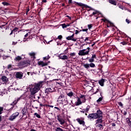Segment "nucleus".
<instances>
[{"instance_id": "nucleus-36", "label": "nucleus", "mask_w": 131, "mask_h": 131, "mask_svg": "<svg viewBox=\"0 0 131 131\" xmlns=\"http://www.w3.org/2000/svg\"><path fill=\"white\" fill-rule=\"evenodd\" d=\"M50 59V56L49 55L48 56L43 57V60H46V61H48Z\"/></svg>"}, {"instance_id": "nucleus-63", "label": "nucleus", "mask_w": 131, "mask_h": 131, "mask_svg": "<svg viewBox=\"0 0 131 131\" xmlns=\"http://www.w3.org/2000/svg\"><path fill=\"white\" fill-rule=\"evenodd\" d=\"M27 40V39L26 38H24V42H25V41H26Z\"/></svg>"}, {"instance_id": "nucleus-4", "label": "nucleus", "mask_w": 131, "mask_h": 131, "mask_svg": "<svg viewBox=\"0 0 131 131\" xmlns=\"http://www.w3.org/2000/svg\"><path fill=\"white\" fill-rule=\"evenodd\" d=\"M96 114H97L98 118L100 119L97 120V123H102V118L103 117V113L100 110H98L97 111Z\"/></svg>"}, {"instance_id": "nucleus-55", "label": "nucleus", "mask_w": 131, "mask_h": 131, "mask_svg": "<svg viewBox=\"0 0 131 131\" xmlns=\"http://www.w3.org/2000/svg\"><path fill=\"white\" fill-rule=\"evenodd\" d=\"M54 108L57 109V110H58V111H60V108L59 107H57V106H55Z\"/></svg>"}, {"instance_id": "nucleus-41", "label": "nucleus", "mask_w": 131, "mask_h": 131, "mask_svg": "<svg viewBox=\"0 0 131 131\" xmlns=\"http://www.w3.org/2000/svg\"><path fill=\"white\" fill-rule=\"evenodd\" d=\"M70 55L71 57H73V56H75L76 54H75V53L73 52V53L70 54Z\"/></svg>"}, {"instance_id": "nucleus-24", "label": "nucleus", "mask_w": 131, "mask_h": 131, "mask_svg": "<svg viewBox=\"0 0 131 131\" xmlns=\"http://www.w3.org/2000/svg\"><path fill=\"white\" fill-rule=\"evenodd\" d=\"M89 67H91V68H95V67H96V66L94 63L91 62L90 64H89Z\"/></svg>"}, {"instance_id": "nucleus-16", "label": "nucleus", "mask_w": 131, "mask_h": 131, "mask_svg": "<svg viewBox=\"0 0 131 131\" xmlns=\"http://www.w3.org/2000/svg\"><path fill=\"white\" fill-rule=\"evenodd\" d=\"M82 103V102H81V100L80 99V98H79V97H78L77 101V102H76V105L79 106V105H81Z\"/></svg>"}, {"instance_id": "nucleus-29", "label": "nucleus", "mask_w": 131, "mask_h": 131, "mask_svg": "<svg viewBox=\"0 0 131 131\" xmlns=\"http://www.w3.org/2000/svg\"><path fill=\"white\" fill-rule=\"evenodd\" d=\"M56 131H64L63 130V129L61 128L60 127H58L55 129Z\"/></svg>"}, {"instance_id": "nucleus-58", "label": "nucleus", "mask_w": 131, "mask_h": 131, "mask_svg": "<svg viewBox=\"0 0 131 131\" xmlns=\"http://www.w3.org/2000/svg\"><path fill=\"white\" fill-rule=\"evenodd\" d=\"M66 17H67L70 20H71V17L69 16V15H67Z\"/></svg>"}, {"instance_id": "nucleus-37", "label": "nucleus", "mask_w": 131, "mask_h": 131, "mask_svg": "<svg viewBox=\"0 0 131 131\" xmlns=\"http://www.w3.org/2000/svg\"><path fill=\"white\" fill-rule=\"evenodd\" d=\"M88 27L89 29H91V28L93 27V25L92 24L88 25Z\"/></svg>"}, {"instance_id": "nucleus-17", "label": "nucleus", "mask_w": 131, "mask_h": 131, "mask_svg": "<svg viewBox=\"0 0 131 131\" xmlns=\"http://www.w3.org/2000/svg\"><path fill=\"white\" fill-rule=\"evenodd\" d=\"M14 60V62H19V61H21V60H22V57L20 56H17L15 57Z\"/></svg>"}, {"instance_id": "nucleus-61", "label": "nucleus", "mask_w": 131, "mask_h": 131, "mask_svg": "<svg viewBox=\"0 0 131 131\" xmlns=\"http://www.w3.org/2000/svg\"><path fill=\"white\" fill-rule=\"evenodd\" d=\"M27 36H28V33L25 35V37H27Z\"/></svg>"}, {"instance_id": "nucleus-52", "label": "nucleus", "mask_w": 131, "mask_h": 131, "mask_svg": "<svg viewBox=\"0 0 131 131\" xmlns=\"http://www.w3.org/2000/svg\"><path fill=\"white\" fill-rule=\"evenodd\" d=\"M80 112H81V113H86L85 110H83V111H80Z\"/></svg>"}, {"instance_id": "nucleus-11", "label": "nucleus", "mask_w": 131, "mask_h": 131, "mask_svg": "<svg viewBox=\"0 0 131 131\" xmlns=\"http://www.w3.org/2000/svg\"><path fill=\"white\" fill-rule=\"evenodd\" d=\"M16 78H18L19 79H21L22 77H23V73L21 72H16L15 74Z\"/></svg>"}, {"instance_id": "nucleus-9", "label": "nucleus", "mask_w": 131, "mask_h": 131, "mask_svg": "<svg viewBox=\"0 0 131 131\" xmlns=\"http://www.w3.org/2000/svg\"><path fill=\"white\" fill-rule=\"evenodd\" d=\"M66 39L67 40H72L73 41H76L77 40V38H74V34H73L71 36L67 37Z\"/></svg>"}, {"instance_id": "nucleus-50", "label": "nucleus", "mask_w": 131, "mask_h": 131, "mask_svg": "<svg viewBox=\"0 0 131 131\" xmlns=\"http://www.w3.org/2000/svg\"><path fill=\"white\" fill-rule=\"evenodd\" d=\"M126 22L128 24H129V23H130V21H129V20L126 19Z\"/></svg>"}, {"instance_id": "nucleus-60", "label": "nucleus", "mask_w": 131, "mask_h": 131, "mask_svg": "<svg viewBox=\"0 0 131 131\" xmlns=\"http://www.w3.org/2000/svg\"><path fill=\"white\" fill-rule=\"evenodd\" d=\"M72 0H69V4H72Z\"/></svg>"}, {"instance_id": "nucleus-42", "label": "nucleus", "mask_w": 131, "mask_h": 131, "mask_svg": "<svg viewBox=\"0 0 131 131\" xmlns=\"http://www.w3.org/2000/svg\"><path fill=\"white\" fill-rule=\"evenodd\" d=\"M127 122L128 123L129 125H131V122L130 120L129 119H128V120H127Z\"/></svg>"}, {"instance_id": "nucleus-33", "label": "nucleus", "mask_w": 131, "mask_h": 131, "mask_svg": "<svg viewBox=\"0 0 131 131\" xmlns=\"http://www.w3.org/2000/svg\"><path fill=\"white\" fill-rule=\"evenodd\" d=\"M94 61H95V59H94L92 57H91V58H90L89 59V62H90V63H93V62H94Z\"/></svg>"}, {"instance_id": "nucleus-1", "label": "nucleus", "mask_w": 131, "mask_h": 131, "mask_svg": "<svg viewBox=\"0 0 131 131\" xmlns=\"http://www.w3.org/2000/svg\"><path fill=\"white\" fill-rule=\"evenodd\" d=\"M42 86V82H39L38 83H35L34 86L30 89V91L31 92V95H34L36 94L39 90H40V88Z\"/></svg>"}, {"instance_id": "nucleus-5", "label": "nucleus", "mask_w": 131, "mask_h": 131, "mask_svg": "<svg viewBox=\"0 0 131 131\" xmlns=\"http://www.w3.org/2000/svg\"><path fill=\"white\" fill-rule=\"evenodd\" d=\"M19 112H16L13 113L12 115H11L9 118V120L13 121L14 119H16L18 116H19Z\"/></svg>"}, {"instance_id": "nucleus-35", "label": "nucleus", "mask_w": 131, "mask_h": 131, "mask_svg": "<svg viewBox=\"0 0 131 131\" xmlns=\"http://www.w3.org/2000/svg\"><path fill=\"white\" fill-rule=\"evenodd\" d=\"M81 99H83L84 100L82 101L83 103H84V102H85V98L84 97V96L82 95L81 96Z\"/></svg>"}, {"instance_id": "nucleus-3", "label": "nucleus", "mask_w": 131, "mask_h": 131, "mask_svg": "<svg viewBox=\"0 0 131 131\" xmlns=\"http://www.w3.org/2000/svg\"><path fill=\"white\" fill-rule=\"evenodd\" d=\"M90 53V47L87 48V50L83 49L79 51L78 55L79 56H85V55H89Z\"/></svg>"}, {"instance_id": "nucleus-57", "label": "nucleus", "mask_w": 131, "mask_h": 131, "mask_svg": "<svg viewBox=\"0 0 131 131\" xmlns=\"http://www.w3.org/2000/svg\"><path fill=\"white\" fill-rule=\"evenodd\" d=\"M89 41V37H86L84 40V41Z\"/></svg>"}, {"instance_id": "nucleus-49", "label": "nucleus", "mask_w": 131, "mask_h": 131, "mask_svg": "<svg viewBox=\"0 0 131 131\" xmlns=\"http://www.w3.org/2000/svg\"><path fill=\"white\" fill-rule=\"evenodd\" d=\"M121 43L123 45V46H124V45H126V42L123 41L121 42Z\"/></svg>"}, {"instance_id": "nucleus-2", "label": "nucleus", "mask_w": 131, "mask_h": 131, "mask_svg": "<svg viewBox=\"0 0 131 131\" xmlns=\"http://www.w3.org/2000/svg\"><path fill=\"white\" fill-rule=\"evenodd\" d=\"M31 64V61H21L18 64V66L19 67H21V68H24V67H26L28 66L29 65H30Z\"/></svg>"}, {"instance_id": "nucleus-13", "label": "nucleus", "mask_w": 131, "mask_h": 131, "mask_svg": "<svg viewBox=\"0 0 131 131\" xmlns=\"http://www.w3.org/2000/svg\"><path fill=\"white\" fill-rule=\"evenodd\" d=\"M57 120L59 121L61 125H62L63 123H65V120H64V119H62V118L59 116L57 117Z\"/></svg>"}, {"instance_id": "nucleus-12", "label": "nucleus", "mask_w": 131, "mask_h": 131, "mask_svg": "<svg viewBox=\"0 0 131 131\" xmlns=\"http://www.w3.org/2000/svg\"><path fill=\"white\" fill-rule=\"evenodd\" d=\"M59 58L61 59V60H67L68 59V56L64 54H60L59 55Z\"/></svg>"}, {"instance_id": "nucleus-38", "label": "nucleus", "mask_w": 131, "mask_h": 131, "mask_svg": "<svg viewBox=\"0 0 131 131\" xmlns=\"http://www.w3.org/2000/svg\"><path fill=\"white\" fill-rule=\"evenodd\" d=\"M88 30H89L88 29H83L82 30H80V31H83V32H88Z\"/></svg>"}, {"instance_id": "nucleus-18", "label": "nucleus", "mask_w": 131, "mask_h": 131, "mask_svg": "<svg viewBox=\"0 0 131 131\" xmlns=\"http://www.w3.org/2000/svg\"><path fill=\"white\" fill-rule=\"evenodd\" d=\"M27 112V107H25L23 108L21 111V113L23 115H26V113Z\"/></svg>"}, {"instance_id": "nucleus-56", "label": "nucleus", "mask_w": 131, "mask_h": 131, "mask_svg": "<svg viewBox=\"0 0 131 131\" xmlns=\"http://www.w3.org/2000/svg\"><path fill=\"white\" fill-rule=\"evenodd\" d=\"M78 33H79V31L78 30H75V34H78Z\"/></svg>"}, {"instance_id": "nucleus-48", "label": "nucleus", "mask_w": 131, "mask_h": 131, "mask_svg": "<svg viewBox=\"0 0 131 131\" xmlns=\"http://www.w3.org/2000/svg\"><path fill=\"white\" fill-rule=\"evenodd\" d=\"M109 24L111 25V26H113V24L111 23L110 21L108 22V25H109Z\"/></svg>"}, {"instance_id": "nucleus-44", "label": "nucleus", "mask_w": 131, "mask_h": 131, "mask_svg": "<svg viewBox=\"0 0 131 131\" xmlns=\"http://www.w3.org/2000/svg\"><path fill=\"white\" fill-rule=\"evenodd\" d=\"M17 30H18V28H15L14 29H13L12 30V31L15 32V31H17Z\"/></svg>"}, {"instance_id": "nucleus-59", "label": "nucleus", "mask_w": 131, "mask_h": 131, "mask_svg": "<svg viewBox=\"0 0 131 131\" xmlns=\"http://www.w3.org/2000/svg\"><path fill=\"white\" fill-rule=\"evenodd\" d=\"M12 45H17V42H15V41L12 42Z\"/></svg>"}, {"instance_id": "nucleus-53", "label": "nucleus", "mask_w": 131, "mask_h": 131, "mask_svg": "<svg viewBox=\"0 0 131 131\" xmlns=\"http://www.w3.org/2000/svg\"><path fill=\"white\" fill-rule=\"evenodd\" d=\"M4 93H3L1 91H0V96H4Z\"/></svg>"}, {"instance_id": "nucleus-39", "label": "nucleus", "mask_w": 131, "mask_h": 131, "mask_svg": "<svg viewBox=\"0 0 131 131\" xmlns=\"http://www.w3.org/2000/svg\"><path fill=\"white\" fill-rule=\"evenodd\" d=\"M61 26H62V28H66V27H67V25L65 24L61 25Z\"/></svg>"}, {"instance_id": "nucleus-64", "label": "nucleus", "mask_w": 131, "mask_h": 131, "mask_svg": "<svg viewBox=\"0 0 131 131\" xmlns=\"http://www.w3.org/2000/svg\"><path fill=\"white\" fill-rule=\"evenodd\" d=\"M116 124L115 123H113V126H116Z\"/></svg>"}, {"instance_id": "nucleus-6", "label": "nucleus", "mask_w": 131, "mask_h": 131, "mask_svg": "<svg viewBox=\"0 0 131 131\" xmlns=\"http://www.w3.org/2000/svg\"><path fill=\"white\" fill-rule=\"evenodd\" d=\"M88 118L89 119H97V118H99V117L98 116V114L93 113L89 114Z\"/></svg>"}, {"instance_id": "nucleus-40", "label": "nucleus", "mask_w": 131, "mask_h": 131, "mask_svg": "<svg viewBox=\"0 0 131 131\" xmlns=\"http://www.w3.org/2000/svg\"><path fill=\"white\" fill-rule=\"evenodd\" d=\"M86 112V113H88V112L89 111V110H90V107L88 106L85 110H84Z\"/></svg>"}, {"instance_id": "nucleus-23", "label": "nucleus", "mask_w": 131, "mask_h": 131, "mask_svg": "<svg viewBox=\"0 0 131 131\" xmlns=\"http://www.w3.org/2000/svg\"><path fill=\"white\" fill-rule=\"evenodd\" d=\"M21 99V97H19L17 98V100H14L12 103V105H16L17 103H18V101H20Z\"/></svg>"}, {"instance_id": "nucleus-14", "label": "nucleus", "mask_w": 131, "mask_h": 131, "mask_svg": "<svg viewBox=\"0 0 131 131\" xmlns=\"http://www.w3.org/2000/svg\"><path fill=\"white\" fill-rule=\"evenodd\" d=\"M53 92H55V91L51 88H47L45 90L46 94H50V93H53Z\"/></svg>"}, {"instance_id": "nucleus-20", "label": "nucleus", "mask_w": 131, "mask_h": 131, "mask_svg": "<svg viewBox=\"0 0 131 131\" xmlns=\"http://www.w3.org/2000/svg\"><path fill=\"white\" fill-rule=\"evenodd\" d=\"M38 65H40L41 66H42V67H43V66H47V65H48V63H45L42 61H40L38 62Z\"/></svg>"}, {"instance_id": "nucleus-31", "label": "nucleus", "mask_w": 131, "mask_h": 131, "mask_svg": "<svg viewBox=\"0 0 131 131\" xmlns=\"http://www.w3.org/2000/svg\"><path fill=\"white\" fill-rule=\"evenodd\" d=\"M64 95H63V94H61L59 96V97H58V99H59V100H62V99H63V98H64Z\"/></svg>"}, {"instance_id": "nucleus-27", "label": "nucleus", "mask_w": 131, "mask_h": 131, "mask_svg": "<svg viewBox=\"0 0 131 131\" xmlns=\"http://www.w3.org/2000/svg\"><path fill=\"white\" fill-rule=\"evenodd\" d=\"M8 69L11 71V70H13L14 69V68H13V67L11 64H9L8 66Z\"/></svg>"}, {"instance_id": "nucleus-34", "label": "nucleus", "mask_w": 131, "mask_h": 131, "mask_svg": "<svg viewBox=\"0 0 131 131\" xmlns=\"http://www.w3.org/2000/svg\"><path fill=\"white\" fill-rule=\"evenodd\" d=\"M102 99L103 97H101L97 100V102L99 103L101 101H102Z\"/></svg>"}, {"instance_id": "nucleus-15", "label": "nucleus", "mask_w": 131, "mask_h": 131, "mask_svg": "<svg viewBox=\"0 0 131 131\" xmlns=\"http://www.w3.org/2000/svg\"><path fill=\"white\" fill-rule=\"evenodd\" d=\"M30 56L31 57V58L32 59L31 61H33L34 59H35V53L34 52L30 53L29 54Z\"/></svg>"}, {"instance_id": "nucleus-46", "label": "nucleus", "mask_w": 131, "mask_h": 131, "mask_svg": "<svg viewBox=\"0 0 131 131\" xmlns=\"http://www.w3.org/2000/svg\"><path fill=\"white\" fill-rule=\"evenodd\" d=\"M57 38H58V39H62V35H59Z\"/></svg>"}, {"instance_id": "nucleus-8", "label": "nucleus", "mask_w": 131, "mask_h": 131, "mask_svg": "<svg viewBox=\"0 0 131 131\" xmlns=\"http://www.w3.org/2000/svg\"><path fill=\"white\" fill-rule=\"evenodd\" d=\"M89 14H91V13H92V14H90V17H92V16H96V15L99 14V11L93 9H90L89 10Z\"/></svg>"}, {"instance_id": "nucleus-54", "label": "nucleus", "mask_w": 131, "mask_h": 131, "mask_svg": "<svg viewBox=\"0 0 131 131\" xmlns=\"http://www.w3.org/2000/svg\"><path fill=\"white\" fill-rule=\"evenodd\" d=\"M98 127H100V128H102V127H103V125L102 124H99Z\"/></svg>"}, {"instance_id": "nucleus-45", "label": "nucleus", "mask_w": 131, "mask_h": 131, "mask_svg": "<svg viewBox=\"0 0 131 131\" xmlns=\"http://www.w3.org/2000/svg\"><path fill=\"white\" fill-rule=\"evenodd\" d=\"M4 110V108L2 107H0V114H2V111Z\"/></svg>"}, {"instance_id": "nucleus-21", "label": "nucleus", "mask_w": 131, "mask_h": 131, "mask_svg": "<svg viewBox=\"0 0 131 131\" xmlns=\"http://www.w3.org/2000/svg\"><path fill=\"white\" fill-rule=\"evenodd\" d=\"M83 66L85 69H89V68H90V64L89 63H84Z\"/></svg>"}, {"instance_id": "nucleus-32", "label": "nucleus", "mask_w": 131, "mask_h": 131, "mask_svg": "<svg viewBox=\"0 0 131 131\" xmlns=\"http://www.w3.org/2000/svg\"><path fill=\"white\" fill-rule=\"evenodd\" d=\"M34 115L35 116H36L37 117V118H40V115H38V114H37V113H35Z\"/></svg>"}, {"instance_id": "nucleus-43", "label": "nucleus", "mask_w": 131, "mask_h": 131, "mask_svg": "<svg viewBox=\"0 0 131 131\" xmlns=\"http://www.w3.org/2000/svg\"><path fill=\"white\" fill-rule=\"evenodd\" d=\"M118 105H120L121 107H122V106H123V104H122V103H121V102H118Z\"/></svg>"}, {"instance_id": "nucleus-51", "label": "nucleus", "mask_w": 131, "mask_h": 131, "mask_svg": "<svg viewBox=\"0 0 131 131\" xmlns=\"http://www.w3.org/2000/svg\"><path fill=\"white\" fill-rule=\"evenodd\" d=\"M78 6H80L81 7L83 6V4L81 3H78Z\"/></svg>"}, {"instance_id": "nucleus-47", "label": "nucleus", "mask_w": 131, "mask_h": 131, "mask_svg": "<svg viewBox=\"0 0 131 131\" xmlns=\"http://www.w3.org/2000/svg\"><path fill=\"white\" fill-rule=\"evenodd\" d=\"M91 58L94 60L95 58H96V55H93Z\"/></svg>"}, {"instance_id": "nucleus-28", "label": "nucleus", "mask_w": 131, "mask_h": 131, "mask_svg": "<svg viewBox=\"0 0 131 131\" xmlns=\"http://www.w3.org/2000/svg\"><path fill=\"white\" fill-rule=\"evenodd\" d=\"M27 74L28 75H31V76H33L34 74H36L34 72H28Z\"/></svg>"}, {"instance_id": "nucleus-30", "label": "nucleus", "mask_w": 131, "mask_h": 131, "mask_svg": "<svg viewBox=\"0 0 131 131\" xmlns=\"http://www.w3.org/2000/svg\"><path fill=\"white\" fill-rule=\"evenodd\" d=\"M2 4H3L4 6H10V3H8V2H3Z\"/></svg>"}, {"instance_id": "nucleus-26", "label": "nucleus", "mask_w": 131, "mask_h": 131, "mask_svg": "<svg viewBox=\"0 0 131 131\" xmlns=\"http://www.w3.org/2000/svg\"><path fill=\"white\" fill-rule=\"evenodd\" d=\"M98 92H99L100 96H102V91H101V90H100V89L99 88H97V91L96 92H95L94 94H97V93H98Z\"/></svg>"}, {"instance_id": "nucleus-7", "label": "nucleus", "mask_w": 131, "mask_h": 131, "mask_svg": "<svg viewBox=\"0 0 131 131\" xmlns=\"http://www.w3.org/2000/svg\"><path fill=\"white\" fill-rule=\"evenodd\" d=\"M1 80L3 82V84H8V83H9V78L5 76H3L1 78Z\"/></svg>"}, {"instance_id": "nucleus-19", "label": "nucleus", "mask_w": 131, "mask_h": 131, "mask_svg": "<svg viewBox=\"0 0 131 131\" xmlns=\"http://www.w3.org/2000/svg\"><path fill=\"white\" fill-rule=\"evenodd\" d=\"M99 84L101 86H104V82H105V80H104V79H101V80H100L99 81Z\"/></svg>"}, {"instance_id": "nucleus-25", "label": "nucleus", "mask_w": 131, "mask_h": 131, "mask_svg": "<svg viewBox=\"0 0 131 131\" xmlns=\"http://www.w3.org/2000/svg\"><path fill=\"white\" fill-rule=\"evenodd\" d=\"M73 95H74V94L72 92H70L69 93L67 94V96H68L69 97H72Z\"/></svg>"}, {"instance_id": "nucleus-62", "label": "nucleus", "mask_w": 131, "mask_h": 131, "mask_svg": "<svg viewBox=\"0 0 131 131\" xmlns=\"http://www.w3.org/2000/svg\"><path fill=\"white\" fill-rule=\"evenodd\" d=\"M42 3H47V0H42Z\"/></svg>"}, {"instance_id": "nucleus-10", "label": "nucleus", "mask_w": 131, "mask_h": 131, "mask_svg": "<svg viewBox=\"0 0 131 131\" xmlns=\"http://www.w3.org/2000/svg\"><path fill=\"white\" fill-rule=\"evenodd\" d=\"M76 120L79 124H81V125H83V126H84V125L85 124V123L84 122V121L83 120V118H77L76 119Z\"/></svg>"}, {"instance_id": "nucleus-22", "label": "nucleus", "mask_w": 131, "mask_h": 131, "mask_svg": "<svg viewBox=\"0 0 131 131\" xmlns=\"http://www.w3.org/2000/svg\"><path fill=\"white\" fill-rule=\"evenodd\" d=\"M108 2L110 3V4H112V5L116 6V2L114 0H108Z\"/></svg>"}]
</instances>
